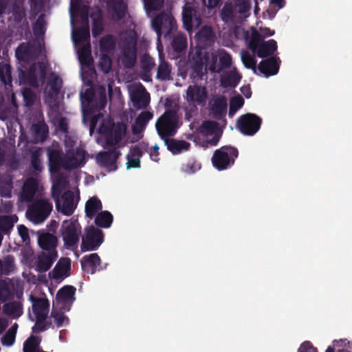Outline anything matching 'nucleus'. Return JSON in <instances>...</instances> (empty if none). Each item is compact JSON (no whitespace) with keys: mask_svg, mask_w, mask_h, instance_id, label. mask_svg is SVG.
<instances>
[{"mask_svg":"<svg viewBox=\"0 0 352 352\" xmlns=\"http://www.w3.org/2000/svg\"><path fill=\"white\" fill-rule=\"evenodd\" d=\"M53 199L56 204V210L65 216H70L74 212L77 207L80 199V192L77 188L67 190L63 193L60 198V196H57Z\"/></svg>","mask_w":352,"mask_h":352,"instance_id":"18","label":"nucleus"},{"mask_svg":"<svg viewBox=\"0 0 352 352\" xmlns=\"http://www.w3.org/2000/svg\"><path fill=\"white\" fill-rule=\"evenodd\" d=\"M98 66L104 73H108L111 69V59L107 54H101Z\"/></svg>","mask_w":352,"mask_h":352,"instance_id":"59","label":"nucleus"},{"mask_svg":"<svg viewBox=\"0 0 352 352\" xmlns=\"http://www.w3.org/2000/svg\"><path fill=\"white\" fill-rule=\"evenodd\" d=\"M101 209V201L96 197L90 198L85 204L86 215L90 219L94 217L96 213Z\"/></svg>","mask_w":352,"mask_h":352,"instance_id":"46","label":"nucleus"},{"mask_svg":"<svg viewBox=\"0 0 352 352\" xmlns=\"http://www.w3.org/2000/svg\"><path fill=\"white\" fill-rule=\"evenodd\" d=\"M52 180V196L56 198L60 196L62 190L65 188L67 185V177L58 173V170L50 172Z\"/></svg>","mask_w":352,"mask_h":352,"instance_id":"37","label":"nucleus"},{"mask_svg":"<svg viewBox=\"0 0 352 352\" xmlns=\"http://www.w3.org/2000/svg\"><path fill=\"white\" fill-rule=\"evenodd\" d=\"M59 232L66 249L74 251L78 248L80 239L82 237V228L76 219L72 217L64 220Z\"/></svg>","mask_w":352,"mask_h":352,"instance_id":"10","label":"nucleus"},{"mask_svg":"<svg viewBox=\"0 0 352 352\" xmlns=\"http://www.w3.org/2000/svg\"><path fill=\"white\" fill-rule=\"evenodd\" d=\"M298 352H318V351L311 342L305 341L300 345Z\"/></svg>","mask_w":352,"mask_h":352,"instance_id":"64","label":"nucleus"},{"mask_svg":"<svg viewBox=\"0 0 352 352\" xmlns=\"http://www.w3.org/2000/svg\"><path fill=\"white\" fill-rule=\"evenodd\" d=\"M76 288L71 285H65L60 289L53 301L54 307L62 308L64 311H69L76 300Z\"/></svg>","mask_w":352,"mask_h":352,"instance_id":"23","label":"nucleus"},{"mask_svg":"<svg viewBox=\"0 0 352 352\" xmlns=\"http://www.w3.org/2000/svg\"><path fill=\"white\" fill-rule=\"evenodd\" d=\"M221 133L218 125L213 121L204 122L198 130V139L193 138L192 135L188 139L200 144L203 147L216 146L219 141Z\"/></svg>","mask_w":352,"mask_h":352,"instance_id":"12","label":"nucleus"},{"mask_svg":"<svg viewBox=\"0 0 352 352\" xmlns=\"http://www.w3.org/2000/svg\"><path fill=\"white\" fill-rule=\"evenodd\" d=\"M31 131L36 141L43 142L48 135V126L43 122H38L32 124Z\"/></svg>","mask_w":352,"mask_h":352,"instance_id":"45","label":"nucleus"},{"mask_svg":"<svg viewBox=\"0 0 352 352\" xmlns=\"http://www.w3.org/2000/svg\"><path fill=\"white\" fill-rule=\"evenodd\" d=\"M113 221V216L108 211H102L99 213L95 219V223L97 226L108 228L111 226Z\"/></svg>","mask_w":352,"mask_h":352,"instance_id":"50","label":"nucleus"},{"mask_svg":"<svg viewBox=\"0 0 352 352\" xmlns=\"http://www.w3.org/2000/svg\"><path fill=\"white\" fill-rule=\"evenodd\" d=\"M152 26L157 36V51L162 48L160 37H167L176 29L174 18L169 14H160L152 21Z\"/></svg>","mask_w":352,"mask_h":352,"instance_id":"17","label":"nucleus"},{"mask_svg":"<svg viewBox=\"0 0 352 352\" xmlns=\"http://www.w3.org/2000/svg\"><path fill=\"white\" fill-rule=\"evenodd\" d=\"M19 325L14 322L1 338V343L2 346L10 347L15 343L16 332Z\"/></svg>","mask_w":352,"mask_h":352,"instance_id":"44","label":"nucleus"},{"mask_svg":"<svg viewBox=\"0 0 352 352\" xmlns=\"http://www.w3.org/2000/svg\"><path fill=\"white\" fill-rule=\"evenodd\" d=\"M238 150L232 146H224L214 151L212 157L213 166L218 170L230 168L238 157Z\"/></svg>","mask_w":352,"mask_h":352,"instance_id":"16","label":"nucleus"},{"mask_svg":"<svg viewBox=\"0 0 352 352\" xmlns=\"http://www.w3.org/2000/svg\"><path fill=\"white\" fill-rule=\"evenodd\" d=\"M193 72L191 74L190 77L193 80H197L203 78L204 75V65L202 63H197L192 67Z\"/></svg>","mask_w":352,"mask_h":352,"instance_id":"60","label":"nucleus"},{"mask_svg":"<svg viewBox=\"0 0 352 352\" xmlns=\"http://www.w3.org/2000/svg\"><path fill=\"white\" fill-rule=\"evenodd\" d=\"M158 52L160 63L156 77L160 80H169L171 78V66L162 58V48Z\"/></svg>","mask_w":352,"mask_h":352,"instance_id":"41","label":"nucleus"},{"mask_svg":"<svg viewBox=\"0 0 352 352\" xmlns=\"http://www.w3.org/2000/svg\"><path fill=\"white\" fill-rule=\"evenodd\" d=\"M261 118L254 113H246L239 117L236 122L239 131L244 135L252 136L261 128Z\"/></svg>","mask_w":352,"mask_h":352,"instance_id":"21","label":"nucleus"},{"mask_svg":"<svg viewBox=\"0 0 352 352\" xmlns=\"http://www.w3.org/2000/svg\"><path fill=\"white\" fill-rule=\"evenodd\" d=\"M248 49L254 56L257 55L259 58H264L274 54L277 50V43L274 39L265 41L256 28H252V38L248 42Z\"/></svg>","mask_w":352,"mask_h":352,"instance_id":"11","label":"nucleus"},{"mask_svg":"<svg viewBox=\"0 0 352 352\" xmlns=\"http://www.w3.org/2000/svg\"><path fill=\"white\" fill-rule=\"evenodd\" d=\"M29 300L32 305V313H30V318L35 321L32 327L34 333L47 330L50 327L48 322V314L50 303L45 297H38L33 294L29 296Z\"/></svg>","mask_w":352,"mask_h":352,"instance_id":"8","label":"nucleus"},{"mask_svg":"<svg viewBox=\"0 0 352 352\" xmlns=\"http://www.w3.org/2000/svg\"><path fill=\"white\" fill-rule=\"evenodd\" d=\"M213 32L210 27H203L195 35L197 41L203 43H208L213 38Z\"/></svg>","mask_w":352,"mask_h":352,"instance_id":"53","label":"nucleus"},{"mask_svg":"<svg viewBox=\"0 0 352 352\" xmlns=\"http://www.w3.org/2000/svg\"><path fill=\"white\" fill-rule=\"evenodd\" d=\"M141 78L145 82H151V70L155 66L154 59L148 54H144L141 57Z\"/></svg>","mask_w":352,"mask_h":352,"instance_id":"38","label":"nucleus"},{"mask_svg":"<svg viewBox=\"0 0 352 352\" xmlns=\"http://www.w3.org/2000/svg\"><path fill=\"white\" fill-rule=\"evenodd\" d=\"M120 155V151L113 148L99 153L96 156V161L100 166L105 168L107 171H115L118 168L116 162Z\"/></svg>","mask_w":352,"mask_h":352,"instance_id":"26","label":"nucleus"},{"mask_svg":"<svg viewBox=\"0 0 352 352\" xmlns=\"http://www.w3.org/2000/svg\"><path fill=\"white\" fill-rule=\"evenodd\" d=\"M52 204L45 199L35 201L27 210L28 219L34 224L43 223L52 210Z\"/></svg>","mask_w":352,"mask_h":352,"instance_id":"20","label":"nucleus"},{"mask_svg":"<svg viewBox=\"0 0 352 352\" xmlns=\"http://www.w3.org/2000/svg\"><path fill=\"white\" fill-rule=\"evenodd\" d=\"M7 164L11 168L17 167L14 147L6 143H0V166Z\"/></svg>","mask_w":352,"mask_h":352,"instance_id":"31","label":"nucleus"},{"mask_svg":"<svg viewBox=\"0 0 352 352\" xmlns=\"http://www.w3.org/2000/svg\"><path fill=\"white\" fill-rule=\"evenodd\" d=\"M210 106L213 117L217 119H221L227 111V100L225 96H217L210 102Z\"/></svg>","mask_w":352,"mask_h":352,"instance_id":"32","label":"nucleus"},{"mask_svg":"<svg viewBox=\"0 0 352 352\" xmlns=\"http://www.w3.org/2000/svg\"><path fill=\"white\" fill-rule=\"evenodd\" d=\"M100 265V258L96 253L91 254L82 258L81 265L82 270L87 273L94 274L96 271H99Z\"/></svg>","mask_w":352,"mask_h":352,"instance_id":"34","label":"nucleus"},{"mask_svg":"<svg viewBox=\"0 0 352 352\" xmlns=\"http://www.w3.org/2000/svg\"><path fill=\"white\" fill-rule=\"evenodd\" d=\"M70 23L72 28V39L81 65L92 64L91 45L89 43V8L80 7L76 1L71 0Z\"/></svg>","mask_w":352,"mask_h":352,"instance_id":"2","label":"nucleus"},{"mask_svg":"<svg viewBox=\"0 0 352 352\" xmlns=\"http://www.w3.org/2000/svg\"><path fill=\"white\" fill-rule=\"evenodd\" d=\"M130 100L135 110L146 109L151 102L150 94L140 82H133L127 86Z\"/></svg>","mask_w":352,"mask_h":352,"instance_id":"19","label":"nucleus"},{"mask_svg":"<svg viewBox=\"0 0 352 352\" xmlns=\"http://www.w3.org/2000/svg\"><path fill=\"white\" fill-rule=\"evenodd\" d=\"M108 5L113 20L118 21L125 16L126 5L123 0H109Z\"/></svg>","mask_w":352,"mask_h":352,"instance_id":"36","label":"nucleus"},{"mask_svg":"<svg viewBox=\"0 0 352 352\" xmlns=\"http://www.w3.org/2000/svg\"><path fill=\"white\" fill-rule=\"evenodd\" d=\"M38 190V183L34 178L27 179L23 183L21 192L19 195V201L21 202H31Z\"/></svg>","mask_w":352,"mask_h":352,"instance_id":"30","label":"nucleus"},{"mask_svg":"<svg viewBox=\"0 0 352 352\" xmlns=\"http://www.w3.org/2000/svg\"><path fill=\"white\" fill-rule=\"evenodd\" d=\"M115 46V39L112 36L107 35L103 37L100 42L101 54H107Z\"/></svg>","mask_w":352,"mask_h":352,"instance_id":"55","label":"nucleus"},{"mask_svg":"<svg viewBox=\"0 0 352 352\" xmlns=\"http://www.w3.org/2000/svg\"><path fill=\"white\" fill-rule=\"evenodd\" d=\"M62 86V80L55 73L49 77L47 86L44 89L45 102L50 109V113H56L59 107V92Z\"/></svg>","mask_w":352,"mask_h":352,"instance_id":"15","label":"nucleus"},{"mask_svg":"<svg viewBox=\"0 0 352 352\" xmlns=\"http://www.w3.org/2000/svg\"><path fill=\"white\" fill-rule=\"evenodd\" d=\"M2 311L4 315L9 318L17 320L23 314V304L21 294H17L16 298L10 300L2 307Z\"/></svg>","mask_w":352,"mask_h":352,"instance_id":"27","label":"nucleus"},{"mask_svg":"<svg viewBox=\"0 0 352 352\" xmlns=\"http://www.w3.org/2000/svg\"><path fill=\"white\" fill-rule=\"evenodd\" d=\"M241 59L247 69H251L254 74H262L267 78L278 74L280 60L279 58L272 56L269 58L263 60L256 66L257 61L254 55L250 54L248 50H242L241 52Z\"/></svg>","mask_w":352,"mask_h":352,"instance_id":"7","label":"nucleus"},{"mask_svg":"<svg viewBox=\"0 0 352 352\" xmlns=\"http://www.w3.org/2000/svg\"><path fill=\"white\" fill-rule=\"evenodd\" d=\"M208 99L206 87L198 85H189L186 91L185 100L192 106L204 107Z\"/></svg>","mask_w":352,"mask_h":352,"instance_id":"25","label":"nucleus"},{"mask_svg":"<svg viewBox=\"0 0 352 352\" xmlns=\"http://www.w3.org/2000/svg\"><path fill=\"white\" fill-rule=\"evenodd\" d=\"M127 28L120 35L121 46L124 57V63L127 67H131L137 58L138 34L135 31V25L131 19L126 20Z\"/></svg>","mask_w":352,"mask_h":352,"instance_id":"9","label":"nucleus"},{"mask_svg":"<svg viewBox=\"0 0 352 352\" xmlns=\"http://www.w3.org/2000/svg\"><path fill=\"white\" fill-rule=\"evenodd\" d=\"M58 257L56 250H51L47 252L40 253L35 261V270L43 273L48 271Z\"/></svg>","mask_w":352,"mask_h":352,"instance_id":"28","label":"nucleus"},{"mask_svg":"<svg viewBox=\"0 0 352 352\" xmlns=\"http://www.w3.org/2000/svg\"><path fill=\"white\" fill-rule=\"evenodd\" d=\"M97 92L99 94L98 99L96 98V92L89 81L80 91V98L81 102L82 121L84 122L89 119L96 110L100 111L103 109L106 105V89L103 87H100Z\"/></svg>","mask_w":352,"mask_h":352,"instance_id":"5","label":"nucleus"},{"mask_svg":"<svg viewBox=\"0 0 352 352\" xmlns=\"http://www.w3.org/2000/svg\"><path fill=\"white\" fill-rule=\"evenodd\" d=\"M81 238V249L83 252L96 250L103 242L102 231L94 226L86 228L85 235Z\"/></svg>","mask_w":352,"mask_h":352,"instance_id":"24","label":"nucleus"},{"mask_svg":"<svg viewBox=\"0 0 352 352\" xmlns=\"http://www.w3.org/2000/svg\"><path fill=\"white\" fill-rule=\"evenodd\" d=\"M173 47L175 51L180 52L187 47V38L182 34H177L173 40Z\"/></svg>","mask_w":352,"mask_h":352,"instance_id":"56","label":"nucleus"},{"mask_svg":"<svg viewBox=\"0 0 352 352\" xmlns=\"http://www.w3.org/2000/svg\"><path fill=\"white\" fill-rule=\"evenodd\" d=\"M0 80L6 86L12 87L11 68L6 62L0 63Z\"/></svg>","mask_w":352,"mask_h":352,"instance_id":"48","label":"nucleus"},{"mask_svg":"<svg viewBox=\"0 0 352 352\" xmlns=\"http://www.w3.org/2000/svg\"><path fill=\"white\" fill-rule=\"evenodd\" d=\"M96 129L99 137L98 142H104L107 145L114 146L119 144L125 137L126 126L123 123L114 124L111 118L104 117L100 113L91 118L90 123V134Z\"/></svg>","mask_w":352,"mask_h":352,"instance_id":"4","label":"nucleus"},{"mask_svg":"<svg viewBox=\"0 0 352 352\" xmlns=\"http://www.w3.org/2000/svg\"><path fill=\"white\" fill-rule=\"evenodd\" d=\"M232 63L231 55L225 50L219 49L205 56V69L213 73H220L230 67Z\"/></svg>","mask_w":352,"mask_h":352,"instance_id":"13","label":"nucleus"},{"mask_svg":"<svg viewBox=\"0 0 352 352\" xmlns=\"http://www.w3.org/2000/svg\"><path fill=\"white\" fill-rule=\"evenodd\" d=\"M12 267V262L9 257L6 258L3 261L0 259V276L8 274Z\"/></svg>","mask_w":352,"mask_h":352,"instance_id":"61","label":"nucleus"},{"mask_svg":"<svg viewBox=\"0 0 352 352\" xmlns=\"http://www.w3.org/2000/svg\"><path fill=\"white\" fill-rule=\"evenodd\" d=\"M155 127L158 135L164 141L167 137H171L176 134L178 124V116L175 111H166L162 115L155 123Z\"/></svg>","mask_w":352,"mask_h":352,"instance_id":"14","label":"nucleus"},{"mask_svg":"<svg viewBox=\"0 0 352 352\" xmlns=\"http://www.w3.org/2000/svg\"><path fill=\"white\" fill-rule=\"evenodd\" d=\"M42 155V149L40 148L34 149L31 155V164L33 168L37 171H41L43 166L40 160Z\"/></svg>","mask_w":352,"mask_h":352,"instance_id":"57","label":"nucleus"},{"mask_svg":"<svg viewBox=\"0 0 352 352\" xmlns=\"http://www.w3.org/2000/svg\"><path fill=\"white\" fill-rule=\"evenodd\" d=\"M71 266L70 259L60 258L51 272L52 278L55 280H63L69 276Z\"/></svg>","mask_w":352,"mask_h":352,"instance_id":"35","label":"nucleus"},{"mask_svg":"<svg viewBox=\"0 0 352 352\" xmlns=\"http://www.w3.org/2000/svg\"><path fill=\"white\" fill-rule=\"evenodd\" d=\"M182 21L184 27L189 32L197 28L201 23L197 12L189 5H185L183 8Z\"/></svg>","mask_w":352,"mask_h":352,"instance_id":"29","label":"nucleus"},{"mask_svg":"<svg viewBox=\"0 0 352 352\" xmlns=\"http://www.w3.org/2000/svg\"><path fill=\"white\" fill-rule=\"evenodd\" d=\"M201 168V163L195 160L190 159L184 164L180 168L181 172L186 175H192Z\"/></svg>","mask_w":352,"mask_h":352,"instance_id":"47","label":"nucleus"},{"mask_svg":"<svg viewBox=\"0 0 352 352\" xmlns=\"http://www.w3.org/2000/svg\"><path fill=\"white\" fill-rule=\"evenodd\" d=\"M252 0H233L225 3L220 16L223 21L231 25L243 24L251 14Z\"/></svg>","mask_w":352,"mask_h":352,"instance_id":"6","label":"nucleus"},{"mask_svg":"<svg viewBox=\"0 0 352 352\" xmlns=\"http://www.w3.org/2000/svg\"><path fill=\"white\" fill-rule=\"evenodd\" d=\"M30 5V12L32 16H36L41 14L33 26V32L35 36L43 37L46 30V21L43 11V0H29Z\"/></svg>","mask_w":352,"mask_h":352,"instance_id":"22","label":"nucleus"},{"mask_svg":"<svg viewBox=\"0 0 352 352\" xmlns=\"http://www.w3.org/2000/svg\"><path fill=\"white\" fill-rule=\"evenodd\" d=\"M241 78V75L237 72L235 67L224 73L220 79L221 85L223 87H235Z\"/></svg>","mask_w":352,"mask_h":352,"instance_id":"40","label":"nucleus"},{"mask_svg":"<svg viewBox=\"0 0 352 352\" xmlns=\"http://www.w3.org/2000/svg\"><path fill=\"white\" fill-rule=\"evenodd\" d=\"M65 154L62 155L60 147L54 142L47 149L50 172L59 170L60 168L72 170L81 168L87 161L88 155L76 137H66L64 140Z\"/></svg>","mask_w":352,"mask_h":352,"instance_id":"3","label":"nucleus"},{"mask_svg":"<svg viewBox=\"0 0 352 352\" xmlns=\"http://www.w3.org/2000/svg\"><path fill=\"white\" fill-rule=\"evenodd\" d=\"M167 149L174 155H180L190 148V144L185 140L176 139H164Z\"/></svg>","mask_w":352,"mask_h":352,"instance_id":"33","label":"nucleus"},{"mask_svg":"<svg viewBox=\"0 0 352 352\" xmlns=\"http://www.w3.org/2000/svg\"><path fill=\"white\" fill-rule=\"evenodd\" d=\"M42 53V42L40 40L36 43L32 44L23 43L15 50L20 85L28 84L36 87L44 82L46 75V62L33 63L34 59Z\"/></svg>","mask_w":352,"mask_h":352,"instance_id":"1","label":"nucleus"},{"mask_svg":"<svg viewBox=\"0 0 352 352\" xmlns=\"http://www.w3.org/2000/svg\"><path fill=\"white\" fill-rule=\"evenodd\" d=\"M18 221L16 215L0 216V230L2 232L9 231Z\"/></svg>","mask_w":352,"mask_h":352,"instance_id":"51","label":"nucleus"},{"mask_svg":"<svg viewBox=\"0 0 352 352\" xmlns=\"http://www.w3.org/2000/svg\"><path fill=\"white\" fill-rule=\"evenodd\" d=\"M17 230L19 235L22 239V241L25 244L28 245L30 243V230L24 226V225H19L17 226Z\"/></svg>","mask_w":352,"mask_h":352,"instance_id":"63","label":"nucleus"},{"mask_svg":"<svg viewBox=\"0 0 352 352\" xmlns=\"http://www.w3.org/2000/svg\"><path fill=\"white\" fill-rule=\"evenodd\" d=\"M234 30V35L235 38L238 40H243L245 41L246 45L248 47V42L252 38V29L249 30H245L243 28H242L240 25H236Z\"/></svg>","mask_w":352,"mask_h":352,"instance_id":"52","label":"nucleus"},{"mask_svg":"<svg viewBox=\"0 0 352 352\" xmlns=\"http://www.w3.org/2000/svg\"><path fill=\"white\" fill-rule=\"evenodd\" d=\"M243 104L244 100L241 96H237L233 97L230 100V102L229 116L232 117L236 113V111L243 107Z\"/></svg>","mask_w":352,"mask_h":352,"instance_id":"58","label":"nucleus"},{"mask_svg":"<svg viewBox=\"0 0 352 352\" xmlns=\"http://www.w3.org/2000/svg\"><path fill=\"white\" fill-rule=\"evenodd\" d=\"M91 18L93 21L92 34L94 36H97L100 34L103 30L101 10L98 8H95L94 11L91 14Z\"/></svg>","mask_w":352,"mask_h":352,"instance_id":"43","label":"nucleus"},{"mask_svg":"<svg viewBox=\"0 0 352 352\" xmlns=\"http://www.w3.org/2000/svg\"><path fill=\"white\" fill-rule=\"evenodd\" d=\"M22 94L26 106H31L34 104L36 100V95L30 89H23Z\"/></svg>","mask_w":352,"mask_h":352,"instance_id":"62","label":"nucleus"},{"mask_svg":"<svg viewBox=\"0 0 352 352\" xmlns=\"http://www.w3.org/2000/svg\"><path fill=\"white\" fill-rule=\"evenodd\" d=\"M65 312L66 311H64L62 308L54 307V306H53L51 313L52 322H50V325L53 323L56 328L67 327L69 323V320L65 314Z\"/></svg>","mask_w":352,"mask_h":352,"instance_id":"39","label":"nucleus"},{"mask_svg":"<svg viewBox=\"0 0 352 352\" xmlns=\"http://www.w3.org/2000/svg\"><path fill=\"white\" fill-rule=\"evenodd\" d=\"M54 124L56 126V131L58 133H61L63 135H64L65 139H66V137H75L74 135H69L68 131H67V126H68V121L65 118H54Z\"/></svg>","mask_w":352,"mask_h":352,"instance_id":"54","label":"nucleus"},{"mask_svg":"<svg viewBox=\"0 0 352 352\" xmlns=\"http://www.w3.org/2000/svg\"><path fill=\"white\" fill-rule=\"evenodd\" d=\"M13 186L10 177H3L0 179V195L2 197L10 198L12 195Z\"/></svg>","mask_w":352,"mask_h":352,"instance_id":"49","label":"nucleus"},{"mask_svg":"<svg viewBox=\"0 0 352 352\" xmlns=\"http://www.w3.org/2000/svg\"><path fill=\"white\" fill-rule=\"evenodd\" d=\"M38 243L41 248L45 252L51 250H56L57 245V238L55 235L50 233H43L38 236Z\"/></svg>","mask_w":352,"mask_h":352,"instance_id":"42","label":"nucleus"}]
</instances>
